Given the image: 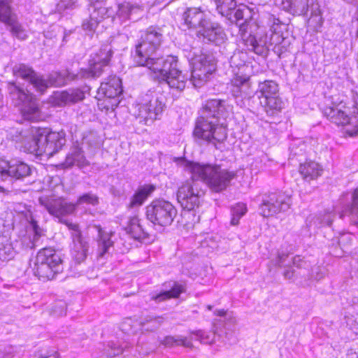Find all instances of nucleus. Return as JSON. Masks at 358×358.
<instances>
[{"mask_svg": "<svg viewBox=\"0 0 358 358\" xmlns=\"http://www.w3.org/2000/svg\"><path fill=\"white\" fill-rule=\"evenodd\" d=\"M185 56L192 68L190 79L187 73H183L178 69L177 57L173 55L156 63L152 71L154 78L159 82L164 81L170 88L180 92L185 88L189 80L195 87L202 86L215 71L214 57L194 48Z\"/></svg>", "mask_w": 358, "mask_h": 358, "instance_id": "f257e3e1", "label": "nucleus"}, {"mask_svg": "<svg viewBox=\"0 0 358 358\" xmlns=\"http://www.w3.org/2000/svg\"><path fill=\"white\" fill-rule=\"evenodd\" d=\"M112 50L109 45L102 47L99 52L91 56L88 69H80V71L74 75L67 71L54 72L48 79L37 75L31 68L20 64L13 69L15 75L28 81L37 91L43 93L48 87L51 86H62L67 84L69 81L80 78H91L99 77L103 68L108 65L112 57Z\"/></svg>", "mask_w": 358, "mask_h": 358, "instance_id": "f03ea898", "label": "nucleus"}, {"mask_svg": "<svg viewBox=\"0 0 358 358\" xmlns=\"http://www.w3.org/2000/svg\"><path fill=\"white\" fill-rule=\"evenodd\" d=\"M40 203L43 206L48 213L64 223L71 231L72 245L71 254L73 259L80 264L87 257L88 243L81 235L79 227L68 220L63 219L64 216L72 214L76 206L82 204L92 205L93 206L99 203L98 197L93 194L88 193L80 196L76 204L67 203L62 198L53 196H41L39 198Z\"/></svg>", "mask_w": 358, "mask_h": 358, "instance_id": "7ed1b4c3", "label": "nucleus"}, {"mask_svg": "<svg viewBox=\"0 0 358 358\" xmlns=\"http://www.w3.org/2000/svg\"><path fill=\"white\" fill-rule=\"evenodd\" d=\"M233 107L227 101L209 99L203 106L201 115L197 118L194 129V136L215 146L227 137V125L224 120L232 114Z\"/></svg>", "mask_w": 358, "mask_h": 358, "instance_id": "20e7f679", "label": "nucleus"}, {"mask_svg": "<svg viewBox=\"0 0 358 358\" xmlns=\"http://www.w3.org/2000/svg\"><path fill=\"white\" fill-rule=\"evenodd\" d=\"M15 141L25 152L50 157L62 149L66 140L62 131L55 132L47 128L32 127L21 131Z\"/></svg>", "mask_w": 358, "mask_h": 358, "instance_id": "39448f33", "label": "nucleus"}, {"mask_svg": "<svg viewBox=\"0 0 358 358\" xmlns=\"http://www.w3.org/2000/svg\"><path fill=\"white\" fill-rule=\"evenodd\" d=\"M145 7L143 3L124 1L113 8L106 6L102 1H96L90 6V20L83 22V27L91 31L95 30L103 20L109 19L110 22L117 24L135 20L143 13Z\"/></svg>", "mask_w": 358, "mask_h": 358, "instance_id": "423d86ee", "label": "nucleus"}, {"mask_svg": "<svg viewBox=\"0 0 358 358\" xmlns=\"http://www.w3.org/2000/svg\"><path fill=\"white\" fill-rule=\"evenodd\" d=\"M176 164L189 173L193 180L203 182L212 191L224 190L235 178L236 173L215 164H203L178 158Z\"/></svg>", "mask_w": 358, "mask_h": 358, "instance_id": "0eeeda50", "label": "nucleus"}, {"mask_svg": "<svg viewBox=\"0 0 358 358\" xmlns=\"http://www.w3.org/2000/svg\"><path fill=\"white\" fill-rule=\"evenodd\" d=\"M324 115L332 122L344 127L350 136L358 134V94L351 93V97L334 99L331 105L323 110Z\"/></svg>", "mask_w": 358, "mask_h": 358, "instance_id": "6e6552de", "label": "nucleus"}, {"mask_svg": "<svg viewBox=\"0 0 358 358\" xmlns=\"http://www.w3.org/2000/svg\"><path fill=\"white\" fill-rule=\"evenodd\" d=\"M229 63L231 73V92L236 99H241V101H243V99H248L252 93L251 66L248 62L247 53L241 50L234 52Z\"/></svg>", "mask_w": 358, "mask_h": 358, "instance_id": "1a4fd4ad", "label": "nucleus"}, {"mask_svg": "<svg viewBox=\"0 0 358 358\" xmlns=\"http://www.w3.org/2000/svg\"><path fill=\"white\" fill-rule=\"evenodd\" d=\"M162 35L156 28H148L142 34L136 45L135 59L138 65L148 67L151 71L159 60L165 58L155 57L157 50L162 43Z\"/></svg>", "mask_w": 358, "mask_h": 358, "instance_id": "9d476101", "label": "nucleus"}, {"mask_svg": "<svg viewBox=\"0 0 358 358\" xmlns=\"http://www.w3.org/2000/svg\"><path fill=\"white\" fill-rule=\"evenodd\" d=\"M281 24L278 19H273V24L269 29V34L266 33L264 36V30L259 27V29L255 34H249L246 40L247 48L255 52L257 55H262L268 51L271 46L273 45L275 49L278 46L285 43L280 29Z\"/></svg>", "mask_w": 358, "mask_h": 358, "instance_id": "9b49d317", "label": "nucleus"}, {"mask_svg": "<svg viewBox=\"0 0 358 358\" xmlns=\"http://www.w3.org/2000/svg\"><path fill=\"white\" fill-rule=\"evenodd\" d=\"M198 180L187 181L182 184L178 190L177 199L180 206L186 210L183 213L184 217H193L192 221L187 223L188 227H192L196 222L199 221V217L194 214V209L197 208L200 203V199L203 195L204 192L197 182Z\"/></svg>", "mask_w": 358, "mask_h": 358, "instance_id": "f8f14e48", "label": "nucleus"}, {"mask_svg": "<svg viewBox=\"0 0 358 358\" xmlns=\"http://www.w3.org/2000/svg\"><path fill=\"white\" fill-rule=\"evenodd\" d=\"M34 274L41 280H52L62 271V260L59 253L52 248L40 250L32 268Z\"/></svg>", "mask_w": 358, "mask_h": 358, "instance_id": "ddd939ff", "label": "nucleus"}, {"mask_svg": "<svg viewBox=\"0 0 358 358\" xmlns=\"http://www.w3.org/2000/svg\"><path fill=\"white\" fill-rule=\"evenodd\" d=\"M165 108L164 96L158 93L145 94L135 106L134 115L145 124L160 119Z\"/></svg>", "mask_w": 358, "mask_h": 358, "instance_id": "4468645a", "label": "nucleus"}, {"mask_svg": "<svg viewBox=\"0 0 358 358\" xmlns=\"http://www.w3.org/2000/svg\"><path fill=\"white\" fill-rule=\"evenodd\" d=\"M122 92V81L116 76H110L101 83L97 91V106L101 110H113L119 104Z\"/></svg>", "mask_w": 358, "mask_h": 358, "instance_id": "2eb2a0df", "label": "nucleus"}, {"mask_svg": "<svg viewBox=\"0 0 358 358\" xmlns=\"http://www.w3.org/2000/svg\"><path fill=\"white\" fill-rule=\"evenodd\" d=\"M8 90L15 104L20 107L25 120L37 122L42 119L38 101L32 94L26 93L14 83H9Z\"/></svg>", "mask_w": 358, "mask_h": 358, "instance_id": "dca6fc26", "label": "nucleus"}, {"mask_svg": "<svg viewBox=\"0 0 358 358\" xmlns=\"http://www.w3.org/2000/svg\"><path fill=\"white\" fill-rule=\"evenodd\" d=\"M256 95L260 105L269 116L280 113L283 108V102L279 96L278 85L273 80L259 83Z\"/></svg>", "mask_w": 358, "mask_h": 358, "instance_id": "f3484780", "label": "nucleus"}, {"mask_svg": "<svg viewBox=\"0 0 358 358\" xmlns=\"http://www.w3.org/2000/svg\"><path fill=\"white\" fill-rule=\"evenodd\" d=\"M146 215L155 226L162 228L171 224L177 215V210L169 201L159 199L147 206Z\"/></svg>", "mask_w": 358, "mask_h": 358, "instance_id": "a211bd4d", "label": "nucleus"}, {"mask_svg": "<svg viewBox=\"0 0 358 358\" xmlns=\"http://www.w3.org/2000/svg\"><path fill=\"white\" fill-rule=\"evenodd\" d=\"M291 206V197L283 193L264 194L259 206V214L265 217L286 212Z\"/></svg>", "mask_w": 358, "mask_h": 358, "instance_id": "6ab92c4d", "label": "nucleus"}, {"mask_svg": "<svg viewBox=\"0 0 358 358\" xmlns=\"http://www.w3.org/2000/svg\"><path fill=\"white\" fill-rule=\"evenodd\" d=\"M12 0H0V21L9 29L12 35L20 40L27 38V31L19 23L17 15L13 13L10 3Z\"/></svg>", "mask_w": 358, "mask_h": 358, "instance_id": "aec40b11", "label": "nucleus"}, {"mask_svg": "<svg viewBox=\"0 0 358 358\" xmlns=\"http://www.w3.org/2000/svg\"><path fill=\"white\" fill-rule=\"evenodd\" d=\"M31 173V167L24 162L12 159L10 161L0 157V179L6 180L9 178L23 179Z\"/></svg>", "mask_w": 358, "mask_h": 358, "instance_id": "412c9836", "label": "nucleus"}, {"mask_svg": "<svg viewBox=\"0 0 358 358\" xmlns=\"http://www.w3.org/2000/svg\"><path fill=\"white\" fill-rule=\"evenodd\" d=\"M334 211L339 214L340 218L348 216L353 224L358 226V188L352 194H343Z\"/></svg>", "mask_w": 358, "mask_h": 358, "instance_id": "4be33fe9", "label": "nucleus"}, {"mask_svg": "<svg viewBox=\"0 0 358 358\" xmlns=\"http://www.w3.org/2000/svg\"><path fill=\"white\" fill-rule=\"evenodd\" d=\"M234 17L236 25L238 27L240 36L246 46L245 39L249 37L250 34H253L259 29V26L251 17L250 10L246 7L237 9Z\"/></svg>", "mask_w": 358, "mask_h": 358, "instance_id": "5701e85b", "label": "nucleus"}, {"mask_svg": "<svg viewBox=\"0 0 358 358\" xmlns=\"http://www.w3.org/2000/svg\"><path fill=\"white\" fill-rule=\"evenodd\" d=\"M84 92L79 89L56 91L50 96L49 102L54 106L64 107L83 100Z\"/></svg>", "mask_w": 358, "mask_h": 358, "instance_id": "b1692460", "label": "nucleus"}, {"mask_svg": "<svg viewBox=\"0 0 358 358\" xmlns=\"http://www.w3.org/2000/svg\"><path fill=\"white\" fill-rule=\"evenodd\" d=\"M197 36L200 38H202L203 41L216 45L222 43L227 38L224 29L219 24L209 21L198 30Z\"/></svg>", "mask_w": 358, "mask_h": 358, "instance_id": "393cba45", "label": "nucleus"}, {"mask_svg": "<svg viewBox=\"0 0 358 358\" xmlns=\"http://www.w3.org/2000/svg\"><path fill=\"white\" fill-rule=\"evenodd\" d=\"M315 0H282V8L292 14L301 15L306 13Z\"/></svg>", "mask_w": 358, "mask_h": 358, "instance_id": "a878e982", "label": "nucleus"}, {"mask_svg": "<svg viewBox=\"0 0 358 358\" xmlns=\"http://www.w3.org/2000/svg\"><path fill=\"white\" fill-rule=\"evenodd\" d=\"M185 23L189 28H202L208 21L205 13L199 8H188L183 14Z\"/></svg>", "mask_w": 358, "mask_h": 358, "instance_id": "bb28decb", "label": "nucleus"}, {"mask_svg": "<svg viewBox=\"0 0 358 358\" xmlns=\"http://www.w3.org/2000/svg\"><path fill=\"white\" fill-rule=\"evenodd\" d=\"M21 208H24L20 211V213H22V215L24 217L28 224V231L33 234L31 242L32 244L35 245L43 235V230L39 227V226L37 224V222L34 220L30 209L27 208L26 206L19 205L18 208L20 209Z\"/></svg>", "mask_w": 358, "mask_h": 358, "instance_id": "cd10ccee", "label": "nucleus"}, {"mask_svg": "<svg viewBox=\"0 0 358 358\" xmlns=\"http://www.w3.org/2000/svg\"><path fill=\"white\" fill-rule=\"evenodd\" d=\"M125 231L131 238L140 242H143L147 238V234L143 229L136 215L129 217Z\"/></svg>", "mask_w": 358, "mask_h": 358, "instance_id": "c85d7f7f", "label": "nucleus"}, {"mask_svg": "<svg viewBox=\"0 0 358 358\" xmlns=\"http://www.w3.org/2000/svg\"><path fill=\"white\" fill-rule=\"evenodd\" d=\"M87 164V161L83 151L79 147H73L67 155L66 159L61 166L63 168H70L73 166L83 167Z\"/></svg>", "mask_w": 358, "mask_h": 358, "instance_id": "c756f323", "label": "nucleus"}, {"mask_svg": "<svg viewBox=\"0 0 358 358\" xmlns=\"http://www.w3.org/2000/svg\"><path fill=\"white\" fill-rule=\"evenodd\" d=\"M322 166L315 162H305L299 167V172L306 180L316 179L322 175Z\"/></svg>", "mask_w": 358, "mask_h": 358, "instance_id": "7c9ffc66", "label": "nucleus"}, {"mask_svg": "<svg viewBox=\"0 0 358 358\" xmlns=\"http://www.w3.org/2000/svg\"><path fill=\"white\" fill-rule=\"evenodd\" d=\"M99 234V256L103 257L113 245V241L110 240L112 232L103 231L99 226H96Z\"/></svg>", "mask_w": 358, "mask_h": 358, "instance_id": "2f4dec72", "label": "nucleus"}, {"mask_svg": "<svg viewBox=\"0 0 358 358\" xmlns=\"http://www.w3.org/2000/svg\"><path fill=\"white\" fill-rule=\"evenodd\" d=\"M310 15L308 20V26L314 31H318L322 27L324 19L319 4L315 2L310 8Z\"/></svg>", "mask_w": 358, "mask_h": 358, "instance_id": "473e14b6", "label": "nucleus"}, {"mask_svg": "<svg viewBox=\"0 0 358 358\" xmlns=\"http://www.w3.org/2000/svg\"><path fill=\"white\" fill-rule=\"evenodd\" d=\"M160 343L166 347H171L176 345H182L186 348H194L192 343V337H161Z\"/></svg>", "mask_w": 358, "mask_h": 358, "instance_id": "72a5a7b5", "label": "nucleus"}, {"mask_svg": "<svg viewBox=\"0 0 358 358\" xmlns=\"http://www.w3.org/2000/svg\"><path fill=\"white\" fill-rule=\"evenodd\" d=\"M183 292V286L174 282L170 290L162 292L159 294L153 296L152 299L157 302H160L171 298H178Z\"/></svg>", "mask_w": 358, "mask_h": 358, "instance_id": "f704fd0d", "label": "nucleus"}, {"mask_svg": "<svg viewBox=\"0 0 358 358\" xmlns=\"http://www.w3.org/2000/svg\"><path fill=\"white\" fill-rule=\"evenodd\" d=\"M248 212L246 203L238 202L231 207V225L236 226L239 224L240 220Z\"/></svg>", "mask_w": 358, "mask_h": 358, "instance_id": "c9c22d12", "label": "nucleus"}, {"mask_svg": "<svg viewBox=\"0 0 358 358\" xmlns=\"http://www.w3.org/2000/svg\"><path fill=\"white\" fill-rule=\"evenodd\" d=\"M153 191L151 186L143 187L139 189L133 196L131 200V206H141L147 199L148 195Z\"/></svg>", "mask_w": 358, "mask_h": 358, "instance_id": "e433bc0d", "label": "nucleus"}, {"mask_svg": "<svg viewBox=\"0 0 358 358\" xmlns=\"http://www.w3.org/2000/svg\"><path fill=\"white\" fill-rule=\"evenodd\" d=\"M334 216V213L331 212H327L324 215H319L314 220H310V218H308L307 224L310 227L315 225L317 227L329 226L331 224Z\"/></svg>", "mask_w": 358, "mask_h": 358, "instance_id": "4c0bfd02", "label": "nucleus"}, {"mask_svg": "<svg viewBox=\"0 0 358 358\" xmlns=\"http://www.w3.org/2000/svg\"><path fill=\"white\" fill-rule=\"evenodd\" d=\"M217 10L222 16H227L236 6V0H215Z\"/></svg>", "mask_w": 358, "mask_h": 358, "instance_id": "58836bf2", "label": "nucleus"}, {"mask_svg": "<svg viewBox=\"0 0 358 358\" xmlns=\"http://www.w3.org/2000/svg\"><path fill=\"white\" fill-rule=\"evenodd\" d=\"M15 254V251L12 244L8 241L6 243H0V259L9 261L14 257Z\"/></svg>", "mask_w": 358, "mask_h": 358, "instance_id": "ea45409f", "label": "nucleus"}, {"mask_svg": "<svg viewBox=\"0 0 358 358\" xmlns=\"http://www.w3.org/2000/svg\"><path fill=\"white\" fill-rule=\"evenodd\" d=\"M215 315L221 317H224V320H227L225 324L226 329H230V326L236 322V318L233 313H227L224 310H218L215 311Z\"/></svg>", "mask_w": 358, "mask_h": 358, "instance_id": "a19ab883", "label": "nucleus"}, {"mask_svg": "<svg viewBox=\"0 0 358 358\" xmlns=\"http://www.w3.org/2000/svg\"><path fill=\"white\" fill-rule=\"evenodd\" d=\"M271 160L269 159L267 155L262 153V155L255 159L256 166L261 169H265L268 165V163H270Z\"/></svg>", "mask_w": 358, "mask_h": 358, "instance_id": "79ce46f5", "label": "nucleus"}, {"mask_svg": "<svg viewBox=\"0 0 358 358\" xmlns=\"http://www.w3.org/2000/svg\"><path fill=\"white\" fill-rule=\"evenodd\" d=\"M194 342H199L201 344L212 345L215 341L214 337H195Z\"/></svg>", "mask_w": 358, "mask_h": 358, "instance_id": "37998d69", "label": "nucleus"}, {"mask_svg": "<svg viewBox=\"0 0 358 358\" xmlns=\"http://www.w3.org/2000/svg\"><path fill=\"white\" fill-rule=\"evenodd\" d=\"M39 358H59V354L55 350L48 352L46 354L41 355Z\"/></svg>", "mask_w": 358, "mask_h": 358, "instance_id": "c03bdc74", "label": "nucleus"}, {"mask_svg": "<svg viewBox=\"0 0 358 358\" xmlns=\"http://www.w3.org/2000/svg\"><path fill=\"white\" fill-rule=\"evenodd\" d=\"M131 321V320L130 318H127L125 320V322H124V323L122 324V330L124 334H129V332H128L129 329H127L126 327V325H127V324L129 325Z\"/></svg>", "mask_w": 358, "mask_h": 358, "instance_id": "a18cd8bd", "label": "nucleus"}, {"mask_svg": "<svg viewBox=\"0 0 358 358\" xmlns=\"http://www.w3.org/2000/svg\"><path fill=\"white\" fill-rule=\"evenodd\" d=\"M302 261V259L300 256H296L293 259V264L296 267H301L302 264L300 263Z\"/></svg>", "mask_w": 358, "mask_h": 358, "instance_id": "49530a36", "label": "nucleus"}, {"mask_svg": "<svg viewBox=\"0 0 358 358\" xmlns=\"http://www.w3.org/2000/svg\"><path fill=\"white\" fill-rule=\"evenodd\" d=\"M285 255L283 254L278 255V259L276 262V265L280 266L284 262Z\"/></svg>", "mask_w": 358, "mask_h": 358, "instance_id": "de8ad7c7", "label": "nucleus"}, {"mask_svg": "<svg viewBox=\"0 0 358 358\" xmlns=\"http://www.w3.org/2000/svg\"><path fill=\"white\" fill-rule=\"evenodd\" d=\"M54 314L57 315H62L63 314H65V310H64V306L62 304L61 305V310L59 313H57L55 310L54 311Z\"/></svg>", "mask_w": 358, "mask_h": 358, "instance_id": "09e8293b", "label": "nucleus"}, {"mask_svg": "<svg viewBox=\"0 0 358 358\" xmlns=\"http://www.w3.org/2000/svg\"><path fill=\"white\" fill-rule=\"evenodd\" d=\"M284 275L286 278L290 279L293 276V271H287L285 272Z\"/></svg>", "mask_w": 358, "mask_h": 358, "instance_id": "8fccbe9b", "label": "nucleus"}, {"mask_svg": "<svg viewBox=\"0 0 358 358\" xmlns=\"http://www.w3.org/2000/svg\"><path fill=\"white\" fill-rule=\"evenodd\" d=\"M3 352L0 350V358H3Z\"/></svg>", "mask_w": 358, "mask_h": 358, "instance_id": "3c124183", "label": "nucleus"}, {"mask_svg": "<svg viewBox=\"0 0 358 358\" xmlns=\"http://www.w3.org/2000/svg\"><path fill=\"white\" fill-rule=\"evenodd\" d=\"M117 351H118V352H117V353H114L113 355H118L120 352H122V350H117Z\"/></svg>", "mask_w": 358, "mask_h": 358, "instance_id": "603ef678", "label": "nucleus"}, {"mask_svg": "<svg viewBox=\"0 0 358 358\" xmlns=\"http://www.w3.org/2000/svg\"><path fill=\"white\" fill-rule=\"evenodd\" d=\"M45 180L49 182L50 180V177H48L47 178H45Z\"/></svg>", "mask_w": 358, "mask_h": 358, "instance_id": "864d4df0", "label": "nucleus"}, {"mask_svg": "<svg viewBox=\"0 0 358 358\" xmlns=\"http://www.w3.org/2000/svg\"><path fill=\"white\" fill-rule=\"evenodd\" d=\"M211 308H212V306H208V309L209 310H211Z\"/></svg>", "mask_w": 358, "mask_h": 358, "instance_id": "5fc2aeb1", "label": "nucleus"}, {"mask_svg": "<svg viewBox=\"0 0 358 358\" xmlns=\"http://www.w3.org/2000/svg\"><path fill=\"white\" fill-rule=\"evenodd\" d=\"M3 190V188L0 187V192H2Z\"/></svg>", "mask_w": 358, "mask_h": 358, "instance_id": "6e6d98bb", "label": "nucleus"}, {"mask_svg": "<svg viewBox=\"0 0 358 358\" xmlns=\"http://www.w3.org/2000/svg\"><path fill=\"white\" fill-rule=\"evenodd\" d=\"M357 358H358V356H357Z\"/></svg>", "mask_w": 358, "mask_h": 358, "instance_id": "4d7b16f0", "label": "nucleus"}]
</instances>
